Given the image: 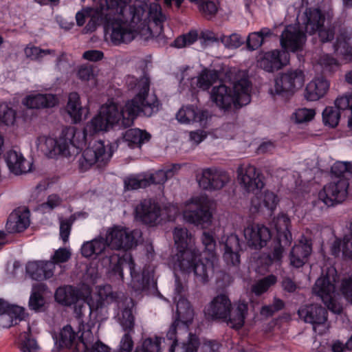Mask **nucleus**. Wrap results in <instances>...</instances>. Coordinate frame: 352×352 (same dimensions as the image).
<instances>
[{
    "label": "nucleus",
    "instance_id": "1",
    "mask_svg": "<svg viewBox=\"0 0 352 352\" xmlns=\"http://www.w3.org/2000/svg\"><path fill=\"white\" fill-rule=\"evenodd\" d=\"M146 7L141 2L128 5L126 0H99L94 8H85L76 13V23L82 26L89 18L85 33L93 32L103 24L115 45L130 43L137 36L148 41L162 35L166 16L157 3H151L146 13Z\"/></svg>",
    "mask_w": 352,
    "mask_h": 352
},
{
    "label": "nucleus",
    "instance_id": "2",
    "mask_svg": "<svg viewBox=\"0 0 352 352\" xmlns=\"http://www.w3.org/2000/svg\"><path fill=\"white\" fill-rule=\"evenodd\" d=\"M126 84L129 89L137 91L135 96L126 102L120 109L118 104L108 102L100 108L99 112L88 122L82 132L85 133V140L87 135H92L100 131H107L114 126L129 127L134 120L141 114L151 116L157 113L160 102L155 94H149L150 80L146 76L138 78L128 76Z\"/></svg>",
    "mask_w": 352,
    "mask_h": 352
},
{
    "label": "nucleus",
    "instance_id": "3",
    "mask_svg": "<svg viewBox=\"0 0 352 352\" xmlns=\"http://www.w3.org/2000/svg\"><path fill=\"white\" fill-rule=\"evenodd\" d=\"M114 302L120 310L117 316L119 323L124 331H132L135 325V318L133 315V309L135 307L133 300L122 293L113 292L110 285L100 287L96 302H88L90 314L94 309H102Z\"/></svg>",
    "mask_w": 352,
    "mask_h": 352
},
{
    "label": "nucleus",
    "instance_id": "4",
    "mask_svg": "<svg viewBox=\"0 0 352 352\" xmlns=\"http://www.w3.org/2000/svg\"><path fill=\"white\" fill-rule=\"evenodd\" d=\"M85 143V133L74 126L63 129L58 139L45 136L38 139V147L44 153L65 157L78 153Z\"/></svg>",
    "mask_w": 352,
    "mask_h": 352
},
{
    "label": "nucleus",
    "instance_id": "5",
    "mask_svg": "<svg viewBox=\"0 0 352 352\" xmlns=\"http://www.w3.org/2000/svg\"><path fill=\"white\" fill-rule=\"evenodd\" d=\"M232 303L226 294L214 297L204 309L205 316L211 320H226L228 325L233 329H240L244 324L248 313V304L239 301L235 309L231 310Z\"/></svg>",
    "mask_w": 352,
    "mask_h": 352
},
{
    "label": "nucleus",
    "instance_id": "6",
    "mask_svg": "<svg viewBox=\"0 0 352 352\" xmlns=\"http://www.w3.org/2000/svg\"><path fill=\"white\" fill-rule=\"evenodd\" d=\"M250 92V82L244 77L234 82L232 89L225 85L214 87L210 98L217 107L226 111L249 104L251 100Z\"/></svg>",
    "mask_w": 352,
    "mask_h": 352
},
{
    "label": "nucleus",
    "instance_id": "7",
    "mask_svg": "<svg viewBox=\"0 0 352 352\" xmlns=\"http://www.w3.org/2000/svg\"><path fill=\"white\" fill-rule=\"evenodd\" d=\"M173 239L177 251L173 257V267L175 270L189 274L192 272L193 262L200 256V252L195 245V239L184 228H175Z\"/></svg>",
    "mask_w": 352,
    "mask_h": 352
},
{
    "label": "nucleus",
    "instance_id": "8",
    "mask_svg": "<svg viewBox=\"0 0 352 352\" xmlns=\"http://www.w3.org/2000/svg\"><path fill=\"white\" fill-rule=\"evenodd\" d=\"M185 207L183 217L186 222L202 229H206L212 224L215 204L207 196L192 197L186 201Z\"/></svg>",
    "mask_w": 352,
    "mask_h": 352
},
{
    "label": "nucleus",
    "instance_id": "9",
    "mask_svg": "<svg viewBox=\"0 0 352 352\" xmlns=\"http://www.w3.org/2000/svg\"><path fill=\"white\" fill-rule=\"evenodd\" d=\"M201 241L204 247V259L199 258L193 262L192 272L197 281L206 283L209 276L212 273L214 265L217 262L216 241L213 235L209 232H203Z\"/></svg>",
    "mask_w": 352,
    "mask_h": 352
},
{
    "label": "nucleus",
    "instance_id": "10",
    "mask_svg": "<svg viewBox=\"0 0 352 352\" xmlns=\"http://www.w3.org/2000/svg\"><path fill=\"white\" fill-rule=\"evenodd\" d=\"M337 275L334 269H329L326 274L319 277L314 287L313 293L320 297L327 308L335 314H340L342 307L336 300Z\"/></svg>",
    "mask_w": 352,
    "mask_h": 352
},
{
    "label": "nucleus",
    "instance_id": "11",
    "mask_svg": "<svg viewBox=\"0 0 352 352\" xmlns=\"http://www.w3.org/2000/svg\"><path fill=\"white\" fill-rule=\"evenodd\" d=\"M112 155L110 145H105L101 140H96L83 151L78 160L79 168L81 171H86L95 164H105Z\"/></svg>",
    "mask_w": 352,
    "mask_h": 352
},
{
    "label": "nucleus",
    "instance_id": "12",
    "mask_svg": "<svg viewBox=\"0 0 352 352\" xmlns=\"http://www.w3.org/2000/svg\"><path fill=\"white\" fill-rule=\"evenodd\" d=\"M112 155L110 145H105L101 140H96L83 151L78 160L79 168L81 171H86L95 164H105Z\"/></svg>",
    "mask_w": 352,
    "mask_h": 352
},
{
    "label": "nucleus",
    "instance_id": "13",
    "mask_svg": "<svg viewBox=\"0 0 352 352\" xmlns=\"http://www.w3.org/2000/svg\"><path fill=\"white\" fill-rule=\"evenodd\" d=\"M176 313L177 317L166 333L167 339L173 340L172 344H179L176 337L177 330L179 333H186L195 316L194 309L190 302L184 299L177 302Z\"/></svg>",
    "mask_w": 352,
    "mask_h": 352
},
{
    "label": "nucleus",
    "instance_id": "14",
    "mask_svg": "<svg viewBox=\"0 0 352 352\" xmlns=\"http://www.w3.org/2000/svg\"><path fill=\"white\" fill-rule=\"evenodd\" d=\"M349 182L347 178H338L324 186L318 192V199L327 206L342 203L347 197Z\"/></svg>",
    "mask_w": 352,
    "mask_h": 352
},
{
    "label": "nucleus",
    "instance_id": "15",
    "mask_svg": "<svg viewBox=\"0 0 352 352\" xmlns=\"http://www.w3.org/2000/svg\"><path fill=\"white\" fill-rule=\"evenodd\" d=\"M199 186L208 191L222 189L230 181V176L226 170L216 167L204 168L197 176Z\"/></svg>",
    "mask_w": 352,
    "mask_h": 352
},
{
    "label": "nucleus",
    "instance_id": "16",
    "mask_svg": "<svg viewBox=\"0 0 352 352\" xmlns=\"http://www.w3.org/2000/svg\"><path fill=\"white\" fill-rule=\"evenodd\" d=\"M135 218L149 226L159 224L163 219V212L160 204L148 198L142 200L135 208Z\"/></svg>",
    "mask_w": 352,
    "mask_h": 352
},
{
    "label": "nucleus",
    "instance_id": "17",
    "mask_svg": "<svg viewBox=\"0 0 352 352\" xmlns=\"http://www.w3.org/2000/svg\"><path fill=\"white\" fill-rule=\"evenodd\" d=\"M300 319L313 325L315 332L322 334L328 329L327 311L321 305H309L302 306L298 311Z\"/></svg>",
    "mask_w": 352,
    "mask_h": 352
},
{
    "label": "nucleus",
    "instance_id": "18",
    "mask_svg": "<svg viewBox=\"0 0 352 352\" xmlns=\"http://www.w3.org/2000/svg\"><path fill=\"white\" fill-rule=\"evenodd\" d=\"M104 241L107 248L116 250H127L136 243L133 232L120 226L108 228Z\"/></svg>",
    "mask_w": 352,
    "mask_h": 352
},
{
    "label": "nucleus",
    "instance_id": "19",
    "mask_svg": "<svg viewBox=\"0 0 352 352\" xmlns=\"http://www.w3.org/2000/svg\"><path fill=\"white\" fill-rule=\"evenodd\" d=\"M236 173L239 184L245 191L256 192L264 187L263 175L254 166L242 164Z\"/></svg>",
    "mask_w": 352,
    "mask_h": 352
},
{
    "label": "nucleus",
    "instance_id": "20",
    "mask_svg": "<svg viewBox=\"0 0 352 352\" xmlns=\"http://www.w3.org/2000/svg\"><path fill=\"white\" fill-rule=\"evenodd\" d=\"M304 80V75L301 70L287 72L275 79L274 88L271 92L277 95L293 92L296 87L302 86Z\"/></svg>",
    "mask_w": 352,
    "mask_h": 352
},
{
    "label": "nucleus",
    "instance_id": "21",
    "mask_svg": "<svg viewBox=\"0 0 352 352\" xmlns=\"http://www.w3.org/2000/svg\"><path fill=\"white\" fill-rule=\"evenodd\" d=\"M305 41V34L296 25L286 26L280 39L283 51L293 52L301 50Z\"/></svg>",
    "mask_w": 352,
    "mask_h": 352
},
{
    "label": "nucleus",
    "instance_id": "22",
    "mask_svg": "<svg viewBox=\"0 0 352 352\" xmlns=\"http://www.w3.org/2000/svg\"><path fill=\"white\" fill-rule=\"evenodd\" d=\"M243 234L248 244L256 250L267 245L272 238L270 230L262 224H251L245 228Z\"/></svg>",
    "mask_w": 352,
    "mask_h": 352
},
{
    "label": "nucleus",
    "instance_id": "23",
    "mask_svg": "<svg viewBox=\"0 0 352 352\" xmlns=\"http://www.w3.org/2000/svg\"><path fill=\"white\" fill-rule=\"evenodd\" d=\"M289 61L287 52L274 50L264 53L258 58V66L266 72H273L287 65Z\"/></svg>",
    "mask_w": 352,
    "mask_h": 352
},
{
    "label": "nucleus",
    "instance_id": "24",
    "mask_svg": "<svg viewBox=\"0 0 352 352\" xmlns=\"http://www.w3.org/2000/svg\"><path fill=\"white\" fill-rule=\"evenodd\" d=\"M311 252V239L302 235L298 243L292 248L290 252V265L296 268L302 267L308 261Z\"/></svg>",
    "mask_w": 352,
    "mask_h": 352
},
{
    "label": "nucleus",
    "instance_id": "25",
    "mask_svg": "<svg viewBox=\"0 0 352 352\" xmlns=\"http://www.w3.org/2000/svg\"><path fill=\"white\" fill-rule=\"evenodd\" d=\"M127 267L130 271L132 282L138 281L140 275L135 270V264L131 254H125L122 258L115 254L110 257L109 268L111 273L117 276L118 278L123 279V268Z\"/></svg>",
    "mask_w": 352,
    "mask_h": 352
},
{
    "label": "nucleus",
    "instance_id": "26",
    "mask_svg": "<svg viewBox=\"0 0 352 352\" xmlns=\"http://www.w3.org/2000/svg\"><path fill=\"white\" fill-rule=\"evenodd\" d=\"M279 202L277 195L273 192L265 190L258 195L257 194L251 199L250 210L252 212H261L265 210L272 214Z\"/></svg>",
    "mask_w": 352,
    "mask_h": 352
},
{
    "label": "nucleus",
    "instance_id": "27",
    "mask_svg": "<svg viewBox=\"0 0 352 352\" xmlns=\"http://www.w3.org/2000/svg\"><path fill=\"white\" fill-rule=\"evenodd\" d=\"M241 247L239 236L230 234L224 241L223 258L228 266L237 267L240 263V252Z\"/></svg>",
    "mask_w": 352,
    "mask_h": 352
},
{
    "label": "nucleus",
    "instance_id": "28",
    "mask_svg": "<svg viewBox=\"0 0 352 352\" xmlns=\"http://www.w3.org/2000/svg\"><path fill=\"white\" fill-rule=\"evenodd\" d=\"M324 23V18L320 10L316 8H307L303 14L298 19V24L301 28L309 34H313Z\"/></svg>",
    "mask_w": 352,
    "mask_h": 352
},
{
    "label": "nucleus",
    "instance_id": "29",
    "mask_svg": "<svg viewBox=\"0 0 352 352\" xmlns=\"http://www.w3.org/2000/svg\"><path fill=\"white\" fill-rule=\"evenodd\" d=\"M30 226V212L27 208H17L9 216L6 230L10 233L24 231Z\"/></svg>",
    "mask_w": 352,
    "mask_h": 352
},
{
    "label": "nucleus",
    "instance_id": "30",
    "mask_svg": "<svg viewBox=\"0 0 352 352\" xmlns=\"http://www.w3.org/2000/svg\"><path fill=\"white\" fill-rule=\"evenodd\" d=\"M208 116V112L193 105L183 106L177 113L176 118L181 124L202 123Z\"/></svg>",
    "mask_w": 352,
    "mask_h": 352
},
{
    "label": "nucleus",
    "instance_id": "31",
    "mask_svg": "<svg viewBox=\"0 0 352 352\" xmlns=\"http://www.w3.org/2000/svg\"><path fill=\"white\" fill-rule=\"evenodd\" d=\"M5 160L10 171L15 175L25 174L31 170V164L21 153L16 151H8L5 155Z\"/></svg>",
    "mask_w": 352,
    "mask_h": 352
},
{
    "label": "nucleus",
    "instance_id": "32",
    "mask_svg": "<svg viewBox=\"0 0 352 352\" xmlns=\"http://www.w3.org/2000/svg\"><path fill=\"white\" fill-rule=\"evenodd\" d=\"M85 296L78 289L71 285L60 287L55 292L56 300L65 306H71L81 300H84Z\"/></svg>",
    "mask_w": 352,
    "mask_h": 352
},
{
    "label": "nucleus",
    "instance_id": "33",
    "mask_svg": "<svg viewBox=\"0 0 352 352\" xmlns=\"http://www.w3.org/2000/svg\"><path fill=\"white\" fill-rule=\"evenodd\" d=\"M329 85V81L322 76L315 78L307 84L305 98L309 101H316L327 94Z\"/></svg>",
    "mask_w": 352,
    "mask_h": 352
},
{
    "label": "nucleus",
    "instance_id": "34",
    "mask_svg": "<svg viewBox=\"0 0 352 352\" xmlns=\"http://www.w3.org/2000/svg\"><path fill=\"white\" fill-rule=\"evenodd\" d=\"M58 103L55 95L51 94H32L23 100V104L30 109H40L53 107Z\"/></svg>",
    "mask_w": 352,
    "mask_h": 352
},
{
    "label": "nucleus",
    "instance_id": "35",
    "mask_svg": "<svg viewBox=\"0 0 352 352\" xmlns=\"http://www.w3.org/2000/svg\"><path fill=\"white\" fill-rule=\"evenodd\" d=\"M107 249L104 238L100 235L94 239L82 243L80 250L82 255L85 258L98 256L106 252Z\"/></svg>",
    "mask_w": 352,
    "mask_h": 352
},
{
    "label": "nucleus",
    "instance_id": "36",
    "mask_svg": "<svg viewBox=\"0 0 352 352\" xmlns=\"http://www.w3.org/2000/svg\"><path fill=\"white\" fill-rule=\"evenodd\" d=\"M123 139L131 148L140 147L150 140L151 135L146 131L137 128L130 129L125 132Z\"/></svg>",
    "mask_w": 352,
    "mask_h": 352
},
{
    "label": "nucleus",
    "instance_id": "37",
    "mask_svg": "<svg viewBox=\"0 0 352 352\" xmlns=\"http://www.w3.org/2000/svg\"><path fill=\"white\" fill-rule=\"evenodd\" d=\"M66 111L74 123L80 122L82 120L84 109L80 102V96L77 92L69 94Z\"/></svg>",
    "mask_w": 352,
    "mask_h": 352
},
{
    "label": "nucleus",
    "instance_id": "38",
    "mask_svg": "<svg viewBox=\"0 0 352 352\" xmlns=\"http://www.w3.org/2000/svg\"><path fill=\"white\" fill-rule=\"evenodd\" d=\"M273 35V30L268 28H263L258 32L250 33L247 38L248 49L251 51L258 49L265 38H270Z\"/></svg>",
    "mask_w": 352,
    "mask_h": 352
},
{
    "label": "nucleus",
    "instance_id": "39",
    "mask_svg": "<svg viewBox=\"0 0 352 352\" xmlns=\"http://www.w3.org/2000/svg\"><path fill=\"white\" fill-rule=\"evenodd\" d=\"M290 219L285 214H280L273 220V224L280 237L283 236L287 243L290 244L292 241V233L289 230Z\"/></svg>",
    "mask_w": 352,
    "mask_h": 352
},
{
    "label": "nucleus",
    "instance_id": "40",
    "mask_svg": "<svg viewBox=\"0 0 352 352\" xmlns=\"http://www.w3.org/2000/svg\"><path fill=\"white\" fill-rule=\"evenodd\" d=\"M146 173L132 174L124 178V190H135L148 186Z\"/></svg>",
    "mask_w": 352,
    "mask_h": 352
},
{
    "label": "nucleus",
    "instance_id": "41",
    "mask_svg": "<svg viewBox=\"0 0 352 352\" xmlns=\"http://www.w3.org/2000/svg\"><path fill=\"white\" fill-rule=\"evenodd\" d=\"M24 54L26 58L36 61H41L47 56H54L56 51L54 50H43L39 47L28 44L24 48Z\"/></svg>",
    "mask_w": 352,
    "mask_h": 352
},
{
    "label": "nucleus",
    "instance_id": "42",
    "mask_svg": "<svg viewBox=\"0 0 352 352\" xmlns=\"http://www.w3.org/2000/svg\"><path fill=\"white\" fill-rule=\"evenodd\" d=\"M199 340L196 335L189 333L188 340L182 344H171L169 352H197Z\"/></svg>",
    "mask_w": 352,
    "mask_h": 352
},
{
    "label": "nucleus",
    "instance_id": "43",
    "mask_svg": "<svg viewBox=\"0 0 352 352\" xmlns=\"http://www.w3.org/2000/svg\"><path fill=\"white\" fill-rule=\"evenodd\" d=\"M334 51L337 56H341L343 59L352 60V37L339 38L334 45Z\"/></svg>",
    "mask_w": 352,
    "mask_h": 352
},
{
    "label": "nucleus",
    "instance_id": "44",
    "mask_svg": "<svg viewBox=\"0 0 352 352\" xmlns=\"http://www.w3.org/2000/svg\"><path fill=\"white\" fill-rule=\"evenodd\" d=\"M219 78L218 74L214 70L204 69L197 78V87L204 89H208Z\"/></svg>",
    "mask_w": 352,
    "mask_h": 352
},
{
    "label": "nucleus",
    "instance_id": "45",
    "mask_svg": "<svg viewBox=\"0 0 352 352\" xmlns=\"http://www.w3.org/2000/svg\"><path fill=\"white\" fill-rule=\"evenodd\" d=\"M87 296H84V300H81L80 302H78L75 305L74 307V314L76 318L78 320L79 323V330L80 331L84 332V331H87L88 327L87 325L89 324L91 327V329L94 327L95 322L90 321L87 322V324H84L82 321V318L85 316V312L86 311V302Z\"/></svg>",
    "mask_w": 352,
    "mask_h": 352
},
{
    "label": "nucleus",
    "instance_id": "46",
    "mask_svg": "<svg viewBox=\"0 0 352 352\" xmlns=\"http://www.w3.org/2000/svg\"><path fill=\"white\" fill-rule=\"evenodd\" d=\"M340 118V114L338 109L333 107H326L322 112V120L326 126L336 127Z\"/></svg>",
    "mask_w": 352,
    "mask_h": 352
},
{
    "label": "nucleus",
    "instance_id": "47",
    "mask_svg": "<svg viewBox=\"0 0 352 352\" xmlns=\"http://www.w3.org/2000/svg\"><path fill=\"white\" fill-rule=\"evenodd\" d=\"M161 344V338L155 337L154 338H146L141 345L135 348L134 352H160Z\"/></svg>",
    "mask_w": 352,
    "mask_h": 352
},
{
    "label": "nucleus",
    "instance_id": "48",
    "mask_svg": "<svg viewBox=\"0 0 352 352\" xmlns=\"http://www.w3.org/2000/svg\"><path fill=\"white\" fill-rule=\"evenodd\" d=\"M277 279L274 275L267 276L256 282L252 287V291L256 295H261L265 292L268 288L276 283Z\"/></svg>",
    "mask_w": 352,
    "mask_h": 352
},
{
    "label": "nucleus",
    "instance_id": "49",
    "mask_svg": "<svg viewBox=\"0 0 352 352\" xmlns=\"http://www.w3.org/2000/svg\"><path fill=\"white\" fill-rule=\"evenodd\" d=\"M16 119V113L7 104H0V122L6 125H12Z\"/></svg>",
    "mask_w": 352,
    "mask_h": 352
},
{
    "label": "nucleus",
    "instance_id": "50",
    "mask_svg": "<svg viewBox=\"0 0 352 352\" xmlns=\"http://www.w3.org/2000/svg\"><path fill=\"white\" fill-rule=\"evenodd\" d=\"M76 338V333L70 325L64 327L60 333L59 344L62 347H69Z\"/></svg>",
    "mask_w": 352,
    "mask_h": 352
},
{
    "label": "nucleus",
    "instance_id": "51",
    "mask_svg": "<svg viewBox=\"0 0 352 352\" xmlns=\"http://www.w3.org/2000/svg\"><path fill=\"white\" fill-rule=\"evenodd\" d=\"M41 261L29 262L26 265V272L30 276L36 280H43V271Z\"/></svg>",
    "mask_w": 352,
    "mask_h": 352
},
{
    "label": "nucleus",
    "instance_id": "52",
    "mask_svg": "<svg viewBox=\"0 0 352 352\" xmlns=\"http://www.w3.org/2000/svg\"><path fill=\"white\" fill-rule=\"evenodd\" d=\"M198 38L197 31H190L186 34L177 37L174 41L175 47L182 48L190 46L193 44Z\"/></svg>",
    "mask_w": 352,
    "mask_h": 352
},
{
    "label": "nucleus",
    "instance_id": "53",
    "mask_svg": "<svg viewBox=\"0 0 352 352\" xmlns=\"http://www.w3.org/2000/svg\"><path fill=\"white\" fill-rule=\"evenodd\" d=\"M316 111L313 109L300 108L293 114L296 122L303 123L311 121L315 116Z\"/></svg>",
    "mask_w": 352,
    "mask_h": 352
},
{
    "label": "nucleus",
    "instance_id": "54",
    "mask_svg": "<svg viewBox=\"0 0 352 352\" xmlns=\"http://www.w3.org/2000/svg\"><path fill=\"white\" fill-rule=\"evenodd\" d=\"M220 41L228 48H237L240 47L243 41L241 35L234 33L229 36L220 35Z\"/></svg>",
    "mask_w": 352,
    "mask_h": 352
},
{
    "label": "nucleus",
    "instance_id": "55",
    "mask_svg": "<svg viewBox=\"0 0 352 352\" xmlns=\"http://www.w3.org/2000/svg\"><path fill=\"white\" fill-rule=\"evenodd\" d=\"M61 203V198L58 195L53 194L48 196L45 202L39 205L38 209L43 212H48L60 206Z\"/></svg>",
    "mask_w": 352,
    "mask_h": 352
},
{
    "label": "nucleus",
    "instance_id": "56",
    "mask_svg": "<svg viewBox=\"0 0 352 352\" xmlns=\"http://www.w3.org/2000/svg\"><path fill=\"white\" fill-rule=\"evenodd\" d=\"M199 11L206 17L214 16L218 10L216 3L210 0H203L198 6Z\"/></svg>",
    "mask_w": 352,
    "mask_h": 352
},
{
    "label": "nucleus",
    "instance_id": "57",
    "mask_svg": "<svg viewBox=\"0 0 352 352\" xmlns=\"http://www.w3.org/2000/svg\"><path fill=\"white\" fill-rule=\"evenodd\" d=\"M320 41L322 43L328 42L333 39L335 34L334 27L331 24L329 25V22L327 23V25L323 23L319 29L317 30Z\"/></svg>",
    "mask_w": 352,
    "mask_h": 352
},
{
    "label": "nucleus",
    "instance_id": "58",
    "mask_svg": "<svg viewBox=\"0 0 352 352\" xmlns=\"http://www.w3.org/2000/svg\"><path fill=\"white\" fill-rule=\"evenodd\" d=\"M7 312L11 314H16L17 316H21L25 314V310L21 307L10 305L5 300L0 299V316Z\"/></svg>",
    "mask_w": 352,
    "mask_h": 352
},
{
    "label": "nucleus",
    "instance_id": "59",
    "mask_svg": "<svg viewBox=\"0 0 352 352\" xmlns=\"http://www.w3.org/2000/svg\"><path fill=\"white\" fill-rule=\"evenodd\" d=\"M71 252L67 248H59L56 250L51 256L50 261H52L56 266V264L66 263L71 257Z\"/></svg>",
    "mask_w": 352,
    "mask_h": 352
},
{
    "label": "nucleus",
    "instance_id": "60",
    "mask_svg": "<svg viewBox=\"0 0 352 352\" xmlns=\"http://www.w3.org/2000/svg\"><path fill=\"white\" fill-rule=\"evenodd\" d=\"M77 76L82 81H89L91 80H94L96 78V74L92 66L82 65H80L78 69Z\"/></svg>",
    "mask_w": 352,
    "mask_h": 352
},
{
    "label": "nucleus",
    "instance_id": "61",
    "mask_svg": "<svg viewBox=\"0 0 352 352\" xmlns=\"http://www.w3.org/2000/svg\"><path fill=\"white\" fill-rule=\"evenodd\" d=\"M74 219L71 218L60 221V236L64 243L69 240Z\"/></svg>",
    "mask_w": 352,
    "mask_h": 352
},
{
    "label": "nucleus",
    "instance_id": "62",
    "mask_svg": "<svg viewBox=\"0 0 352 352\" xmlns=\"http://www.w3.org/2000/svg\"><path fill=\"white\" fill-rule=\"evenodd\" d=\"M45 305V299L42 295L36 291H33L29 300V307L34 311H40Z\"/></svg>",
    "mask_w": 352,
    "mask_h": 352
},
{
    "label": "nucleus",
    "instance_id": "63",
    "mask_svg": "<svg viewBox=\"0 0 352 352\" xmlns=\"http://www.w3.org/2000/svg\"><path fill=\"white\" fill-rule=\"evenodd\" d=\"M342 254L346 258H352V222L350 224V233L343 239Z\"/></svg>",
    "mask_w": 352,
    "mask_h": 352
},
{
    "label": "nucleus",
    "instance_id": "64",
    "mask_svg": "<svg viewBox=\"0 0 352 352\" xmlns=\"http://www.w3.org/2000/svg\"><path fill=\"white\" fill-rule=\"evenodd\" d=\"M133 345L132 336L129 331L122 337L118 352H131Z\"/></svg>",
    "mask_w": 352,
    "mask_h": 352
}]
</instances>
